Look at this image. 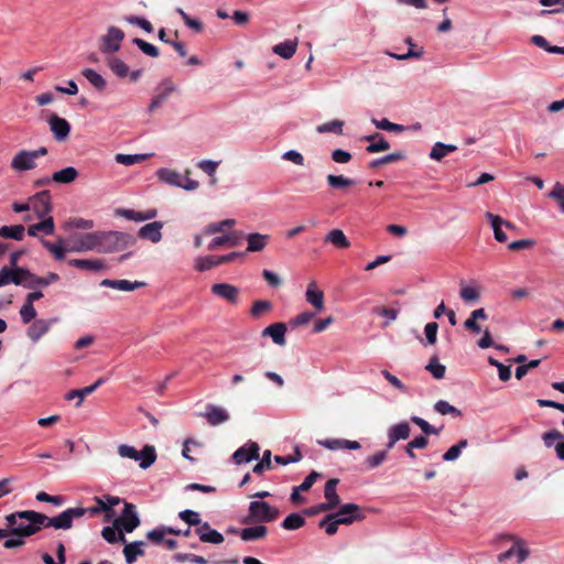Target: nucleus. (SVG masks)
I'll use <instances>...</instances> for the list:
<instances>
[{
    "label": "nucleus",
    "instance_id": "ea45409f",
    "mask_svg": "<svg viewBox=\"0 0 564 564\" xmlns=\"http://www.w3.org/2000/svg\"><path fill=\"white\" fill-rule=\"evenodd\" d=\"M101 536L110 544H115L118 542L126 543V536L120 528L113 527H105L101 531Z\"/></svg>",
    "mask_w": 564,
    "mask_h": 564
},
{
    "label": "nucleus",
    "instance_id": "b1692460",
    "mask_svg": "<svg viewBox=\"0 0 564 564\" xmlns=\"http://www.w3.org/2000/svg\"><path fill=\"white\" fill-rule=\"evenodd\" d=\"M286 326L283 323H274L265 327L262 336L271 337L274 344L279 346L285 345Z\"/></svg>",
    "mask_w": 564,
    "mask_h": 564
},
{
    "label": "nucleus",
    "instance_id": "e433bc0d",
    "mask_svg": "<svg viewBox=\"0 0 564 564\" xmlns=\"http://www.w3.org/2000/svg\"><path fill=\"white\" fill-rule=\"evenodd\" d=\"M152 154L150 153H140V154H123L118 153L115 155V161L118 164H122L126 166H131L138 163H141L145 161L148 158H150Z\"/></svg>",
    "mask_w": 564,
    "mask_h": 564
},
{
    "label": "nucleus",
    "instance_id": "4d7b16f0",
    "mask_svg": "<svg viewBox=\"0 0 564 564\" xmlns=\"http://www.w3.org/2000/svg\"><path fill=\"white\" fill-rule=\"evenodd\" d=\"M175 11L180 14L187 28L197 33L203 31V23L199 20L191 18L182 8H176Z\"/></svg>",
    "mask_w": 564,
    "mask_h": 564
},
{
    "label": "nucleus",
    "instance_id": "c85d7f7f",
    "mask_svg": "<svg viewBox=\"0 0 564 564\" xmlns=\"http://www.w3.org/2000/svg\"><path fill=\"white\" fill-rule=\"evenodd\" d=\"M242 541H256L261 540L268 534L267 527L259 524L254 527L243 528L239 532Z\"/></svg>",
    "mask_w": 564,
    "mask_h": 564
},
{
    "label": "nucleus",
    "instance_id": "f03ea898",
    "mask_svg": "<svg viewBox=\"0 0 564 564\" xmlns=\"http://www.w3.org/2000/svg\"><path fill=\"white\" fill-rule=\"evenodd\" d=\"M11 533L24 538L40 532L42 528L41 512L34 510L15 511L4 517Z\"/></svg>",
    "mask_w": 564,
    "mask_h": 564
},
{
    "label": "nucleus",
    "instance_id": "2eb2a0df",
    "mask_svg": "<svg viewBox=\"0 0 564 564\" xmlns=\"http://www.w3.org/2000/svg\"><path fill=\"white\" fill-rule=\"evenodd\" d=\"M158 94L151 99L149 105V112L155 111L161 105L169 98V96L175 90V85L171 79H164L158 86Z\"/></svg>",
    "mask_w": 564,
    "mask_h": 564
},
{
    "label": "nucleus",
    "instance_id": "c9c22d12",
    "mask_svg": "<svg viewBox=\"0 0 564 564\" xmlns=\"http://www.w3.org/2000/svg\"><path fill=\"white\" fill-rule=\"evenodd\" d=\"M486 218L489 220L492 227L496 240L499 242L507 241V235L502 230L503 219L500 216L494 215L492 213L489 212L486 213Z\"/></svg>",
    "mask_w": 564,
    "mask_h": 564
},
{
    "label": "nucleus",
    "instance_id": "37998d69",
    "mask_svg": "<svg viewBox=\"0 0 564 564\" xmlns=\"http://www.w3.org/2000/svg\"><path fill=\"white\" fill-rule=\"evenodd\" d=\"M24 231L23 225L3 226L0 228V237L21 241L24 238Z\"/></svg>",
    "mask_w": 564,
    "mask_h": 564
},
{
    "label": "nucleus",
    "instance_id": "39448f33",
    "mask_svg": "<svg viewBox=\"0 0 564 564\" xmlns=\"http://www.w3.org/2000/svg\"><path fill=\"white\" fill-rule=\"evenodd\" d=\"M84 517L82 507L68 508L55 517H47L41 513L42 528H54L55 530H69L75 519Z\"/></svg>",
    "mask_w": 564,
    "mask_h": 564
},
{
    "label": "nucleus",
    "instance_id": "f257e3e1",
    "mask_svg": "<svg viewBox=\"0 0 564 564\" xmlns=\"http://www.w3.org/2000/svg\"><path fill=\"white\" fill-rule=\"evenodd\" d=\"M134 242L135 239L130 234L116 230L74 234L68 240L58 237L55 243L41 239L42 246L57 261L64 260L67 252L113 253L131 247Z\"/></svg>",
    "mask_w": 564,
    "mask_h": 564
},
{
    "label": "nucleus",
    "instance_id": "a19ab883",
    "mask_svg": "<svg viewBox=\"0 0 564 564\" xmlns=\"http://www.w3.org/2000/svg\"><path fill=\"white\" fill-rule=\"evenodd\" d=\"M456 150H457V147L454 144H445L443 142H436L430 152V158L435 161H441L447 154H449Z\"/></svg>",
    "mask_w": 564,
    "mask_h": 564
},
{
    "label": "nucleus",
    "instance_id": "680f3d73",
    "mask_svg": "<svg viewBox=\"0 0 564 564\" xmlns=\"http://www.w3.org/2000/svg\"><path fill=\"white\" fill-rule=\"evenodd\" d=\"M93 392H94V388L88 386L83 389H76V390L69 391L66 394V399L73 400V399L77 398L78 400H77L76 406H80L84 401V398L91 394Z\"/></svg>",
    "mask_w": 564,
    "mask_h": 564
},
{
    "label": "nucleus",
    "instance_id": "423d86ee",
    "mask_svg": "<svg viewBox=\"0 0 564 564\" xmlns=\"http://www.w3.org/2000/svg\"><path fill=\"white\" fill-rule=\"evenodd\" d=\"M118 454L123 458H130L139 462L142 469L149 468L156 460V452L154 446L145 445L142 451L127 444L119 445Z\"/></svg>",
    "mask_w": 564,
    "mask_h": 564
},
{
    "label": "nucleus",
    "instance_id": "bb28decb",
    "mask_svg": "<svg viewBox=\"0 0 564 564\" xmlns=\"http://www.w3.org/2000/svg\"><path fill=\"white\" fill-rule=\"evenodd\" d=\"M326 243L333 245L337 249H347L350 241L341 229H332L324 238Z\"/></svg>",
    "mask_w": 564,
    "mask_h": 564
},
{
    "label": "nucleus",
    "instance_id": "f8f14e48",
    "mask_svg": "<svg viewBox=\"0 0 564 564\" xmlns=\"http://www.w3.org/2000/svg\"><path fill=\"white\" fill-rule=\"evenodd\" d=\"M260 447L256 442L249 441L232 454V460L237 465L259 459Z\"/></svg>",
    "mask_w": 564,
    "mask_h": 564
},
{
    "label": "nucleus",
    "instance_id": "49530a36",
    "mask_svg": "<svg viewBox=\"0 0 564 564\" xmlns=\"http://www.w3.org/2000/svg\"><path fill=\"white\" fill-rule=\"evenodd\" d=\"M344 121L335 119L316 127L318 133H335L337 135L343 134Z\"/></svg>",
    "mask_w": 564,
    "mask_h": 564
},
{
    "label": "nucleus",
    "instance_id": "dca6fc26",
    "mask_svg": "<svg viewBox=\"0 0 564 564\" xmlns=\"http://www.w3.org/2000/svg\"><path fill=\"white\" fill-rule=\"evenodd\" d=\"M56 322V318L51 319H35L28 328L26 335L33 341L37 343L52 327V325Z\"/></svg>",
    "mask_w": 564,
    "mask_h": 564
},
{
    "label": "nucleus",
    "instance_id": "6ab92c4d",
    "mask_svg": "<svg viewBox=\"0 0 564 564\" xmlns=\"http://www.w3.org/2000/svg\"><path fill=\"white\" fill-rule=\"evenodd\" d=\"M305 300L310 303L316 312H323L325 310L324 293L317 288L315 281H311L305 292Z\"/></svg>",
    "mask_w": 564,
    "mask_h": 564
},
{
    "label": "nucleus",
    "instance_id": "0e129e2a",
    "mask_svg": "<svg viewBox=\"0 0 564 564\" xmlns=\"http://www.w3.org/2000/svg\"><path fill=\"white\" fill-rule=\"evenodd\" d=\"M426 370H429L435 379H443L445 376V366L440 364L437 358L434 357L430 360L426 366Z\"/></svg>",
    "mask_w": 564,
    "mask_h": 564
},
{
    "label": "nucleus",
    "instance_id": "7ed1b4c3",
    "mask_svg": "<svg viewBox=\"0 0 564 564\" xmlns=\"http://www.w3.org/2000/svg\"><path fill=\"white\" fill-rule=\"evenodd\" d=\"M155 175L159 182L187 192L196 191L199 187V183L197 181L188 177L189 171H186L185 175H182L175 170L161 167L155 172Z\"/></svg>",
    "mask_w": 564,
    "mask_h": 564
},
{
    "label": "nucleus",
    "instance_id": "473e14b6",
    "mask_svg": "<svg viewBox=\"0 0 564 564\" xmlns=\"http://www.w3.org/2000/svg\"><path fill=\"white\" fill-rule=\"evenodd\" d=\"M77 176L78 171L73 166H67L65 169L54 172L52 175V182L58 184H70L77 178Z\"/></svg>",
    "mask_w": 564,
    "mask_h": 564
},
{
    "label": "nucleus",
    "instance_id": "c03bdc74",
    "mask_svg": "<svg viewBox=\"0 0 564 564\" xmlns=\"http://www.w3.org/2000/svg\"><path fill=\"white\" fill-rule=\"evenodd\" d=\"M236 225L235 219H224L221 221L210 223L204 227L203 234L210 236L217 232L224 231L226 228H230Z\"/></svg>",
    "mask_w": 564,
    "mask_h": 564
},
{
    "label": "nucleus",
    "instance_id": "7c9ffc66",
    "mask_svg": "<svg viewBox=\"0 0 564 564\" xmlns=\"http://www.w3.org/2000/svg\"><path fill=\"white\" fill-rule=\"evenodd\" d=\"M296 47H297L296 39L295 40H286L282 43L274 45L272 51L274 54L281 56L282 58L289 59L295 54Z\"/></svg>",
    "mask_w": 564,
    "mask_h": 564
},
{
    "label": "nucleus",
    "instance_id": "338daca9",
    "mask_svg": "<svg viewBox=\"0 0 564 564\" xmlns=\"http://www.w3.org/2000/svg\"><path fill=\"white\" fill-rule=\"evenodd\" d=\"M563 438V434L557 430H550L542 435V440L546 447L555 446V444L561 442Z\"/></svg>",
    "mask_w": 564,
    "mask_h": 564
},
{
    "label": "nucleus",
    "instance_id": "9b49d317",
    "mask_svg": "<svg viewBox=\"0 0 564 564\" xmlns=\"http://www.w3.org/2000/svg\"><path fill=\"white\" fill-rule=\"evenodd\" d=\"M31 210L35 213L37 218L50 217L52 210L51 194L48 191H42L30 197Z\"/></svg>",
    "mask_w": 564,
    "mask_h": 564
},
{
    "label": "nucleus",
    "instance_id": "1a4fd4ad",
    "mask_svg": "<svg viewBox=\"0 0 564 564\" xmlns=\"http://www.w3.org/2000/svg\"><path fill=\"white\" fill-rule=\"evenodd\" d=\"M499 539L513 542L509 550L498 555L499 563H503L513 556H517L518 562L521 563L528 557L529 551L527 550L524 542L521 539L508 534L501 535Z\"/></svg>",
    "mask_w": 564,
    "mask_h": 564
},
{
    "label": "nucleus",
    "instance_id": "c756f323",
    "mask_svg": "<svg viewBox=\"0 0 564 564\" xmlns=\"http://www.w3.org/2000/svg\"><path fill=\"white\" fill-rule=\"evenodd\" d=\"M107 66L118 78H126L129 74V66L122 59L116 56L106 58Z\"/></svg>",
    "mask_w": 564,
    "mask_h": 564
},
{
    "label": "nucleus",
    "instance_id": "e2e57ef3",
    "mask_svg": "<svg viewBox=\"0 0 564 564\" xmlns=\"http://www.w3.org/2000/svg\"><path fill=\"white\" fill-rule=\"evenodd\" d=\"M174 560L178 563L191 562L193 564H208L207 560L200 555L192 553H176Z\"/></svg>",
    "mask_w": 564,
    "mask_h": 564
},
{
    "label": "nucleus",
    "instance_id": "4c0bfd02",
    "mask_svg": "<svg viewBox=\"0 0 564 564\" xmlns=\"http://www.w3.org/2000/svg\"><path fill=\"white\" fill-rule=\"evenodd\" d=\"M83 76L88 83L97 90H104L106 88V79L93 68H84L82 72Z\"/></svg>",
    "mask_w": 564,
    "mask_h": 564
},
{
    "label": "nucleus",
    "instance_id": "79ce46f5",
    "mask_svg": "<svg viewBox=\"0 0 564 564\" xmlns=\"http://www.w3.org/2000/svg\"><path fill=\"white\" fill-rule=\"evenodd\" d=\"M167 533L178 535L180 532L176 531V529H173L171 527H158V528L149 531L147 534V538L151 542L159 544V543L164 542V538Z\"/></svg>",
    "mask_w": 564,
    "mask_h": 564
},
{
    "label": "nucleus",
    "instance_id": "f704fd0d",
    "mask_svg": "<svg viewBox=\"0 0 564 564\" xmlns=\"http://www.w3.org/2000/svg\"><path fill=\"white\" fill-rule=\"evenodd\" d=\"M143 545L144 543L142 541H134L132 543L126 544L123 547V554L128 564L134 563L139 556L144 554L142 549Z\"/></svg>",
    "mask_w": 564,
    "mask_h": 564
},
{
    "label": "nucleus",
    "instance_id": "5701e85b",
    "mask_svg": "<svg viewBox=\"0 0 564 564\" xmlns=\"http://www.w3.org/2000/svg\"><path fill=\"white\" fill-rule=\"evenodd\" d=\"M162 221H152L142 226L139 229L138 235L142 239H148L153 243H158L162 239Z\"/></svg>",
    "mask_w": 564,
    "mask_h": 564
},
{
    "label": "nucleus",
    "instance_id": "69168bd1",
    "mask_svg": "<svg viewBox=\"0 0 564 564\" xmlns=\"http://www.w3.org/2000/svg\"><path fill=\"white\" fill-rule=\"evenodd\" d=\"M340 523L337 522V520L332 516V514H327L321 522H319V527L321 528H324L325 529V532L328 534V535H334L337 530H338V525Z\"/></svg>",
    "mask_w": 564,
    "mask_h": 564
},
{
    "label": "nucleus",
    "instance_id": "bf43d9fd",
    "mask_svg": "<svg viewBox=\"0 0 564 564\" xmlns=\"http://www.w3.org/2000/svg\"><path fill=\"white\" fill-rule=\"evenodd\" d=\"M95 226L94 221L91 219H85L80 217L70 218L66 224V229H84V230H90Z\"/></svg>",
    "mask_w": 564,
    "mask_h": 564
},
{
    "label": "nucleus",
    "instance_id": "aec40b11",
    "mask_svg": "<svg viewBox=\"0 0 564 564\" xmlns=\"http://www.w3.org/2000/svg\"><path fill=\"white\" fill-rule=\"evenodd\" d=\"M48 124L51 131L53 132L55 139L57 141L65 140L70 132V124L64 118L58 117L57 115H52L48 119Z\"/></svg>",
    "mask_w": 564,
    "mask_h": 564
},
{
    "label": "nucleus",
    "instance_id": "58836bf2",
    "mask_svg": "<svg viewBox=\"0 0 564 564\" xmlns=\"http://www.w3.org/2000/svg\"><path fill=\"white\" fill-rule=\"evenodd\" d=\"M411 427L405 421L394 424L388 429V435H391L393 440L398 442L401 440H408L410 437Z\"/></svg>",
    "mask_w": 564,
    "mask_h": 564
},
{
    "label": "nucleus",
    "instance_id": "8fccbe9b",
    "mask_svg": "<svg viewBox=\"0 0 564 564\" xmlns=\"http://www.w3.org/2000/svg\"><path fill=\"white\" fill-rule=\"evenodd\" d=\"M305 524V519L300 513L289 514L282 522V528L285 530H297Z\"/></svg>",
    "mask_w": 564,
    "mask_h": 564
},
{
    "label": "nucleus",
    "instance_id": "9d476101",
    "mask_svg": "<svg viewBox=\"0 0 564 564\" xmlns=\"http://www.w3.org/2000/svg\"><path fill=\"white\" fill-rule=\"evenodd\" d=\"M340 524H351L361 521L365 514L361 508L356 503H345L335 513H330Z\"/></svg>",
    "mask_w": 564,
    "mask_h": 564
},
{
    "label": "nucleus",
    "instance_id": "6e6d98bb",
    "mask_svg": "<svg viewBox=\"0 0 564 564\" xmlns=\"http://www.w3.org/2000/svg\"><path fill=\"white\" fill-rule=\"evenodd\" d=\"M124 21L128 22L131 25H137L144 30L147 33L153 32V25L150 21H148L145 18L138 17V15H126Z\"/></svg>",
    "mask_w": 564,
    "mask_h": 564
},
{
    "label": "nucleus",
    "instance_id": "052dcab7",
    "mask_svg": "<svg viewBox=\"0 0 564 564\" xmlns=\"http://www.w3.org/2000/svg\"><path fill=\"white\" fill-rule=\"evenodd\" d=\"M388 456V451H379L371 456H368L365 460L368 469H375L379 467Z\"/></svg>",
    "mask_w": 564,
    "mask_h": 564
},
{
    "label": "nucleus",
    "instance_id": "a211bd4d",
    "mask_svg": "<svg viewBox=\"0 0 564 564\" xmlns=\"http://www.w3.org/2000/svg\"><path fill=\"white\" fill-rule=\"evenodd\" d=\"M212 293L219 296L231 304H236L239 299L240 290L228 283H216L212 285Z\"/></svg>",
    "mask_w": 564,
    "mask_h": 564
},
{
    "label": "nucleus",
    "instance_id": "5fc2aeb1",
    "mask_svg": "<svg viewBox=\"0 0 564 564\" xmlns=\"http://www.w3.org/2000/svg\"><path fill=\"white\" fill-rule=\"evenodd\" d=\"M434 410L438 413V414H442V415H447V414H452L454 416H460L462 415V412L460 410H458L457 408H455L454 405L449 404L447 401L445 400H440L437 401L435 404H434Z\"/></svg>",
    "mask_w": 564,
    "mask_h": 564
},
{
    "label": "nucleus",
    "instance_id": "cd10ccee",
    "mask_svg": "<svg viewBox=\"0 0 564 564\" xmlns=\"http://www.w3.org/2000/svg\"><path fill=\"white\" fill-rule=\"evenodd\" d=\"M55 224L53 217L42 218V221L31 225L28 228V235L31 237H37V232L42 231L46 236L54 234Z\"/></svg>",
    "mask_w": 564,
    "mask_h": 564
},
{
    "label": "nucleus",
    "instance_id": "20e7f679",
    "mask_svg": "<svg viewBox=\"0 0 564 564\" xmlns=\"http://www.w3.org/2000/svg\"><path fill=\"white\" fill-rule=\"evenodd\" d=\"M280 514L278 508L262 500H254L249 503L248 514L245 523H265L274 521Z\"/></svg>",
    "mask_w": 564,
    "mask_h": 564
},
{
    "label": "nucleus",
    "instance_id": "774afa93",
    "mask_svg": "<svg viewBox=\"0 0 564 564\" xmlns=\"http://www.w3.org/2000/svg\"><path fill=\"white\" fill-rule=\"evenodd\" d=\"M390 149V143L380 134L379 138L375 141L369 143V145L366 148V151L368 153H378L382 151H387Z\"/></svg>",
    "mask_w": 564,
    "mask_h": 564
},
{
    "label": "nucleus",
    "instance_id": "393cba45",
    "mask_svg": "<svg viewBox=\"0 0 564 564\" xmlns=\"http://www.w3.org/2000/svg\"><path fill=\"white\" fill-rule=\"evenodd\" d=\"M144 284H145L144 282H139V281L131 282L129 280H110V279H105L100 282L101 286L111 288V289H116V290L123 291V292L134 291V290L143 286Z\"/></svg>",
    "mask_w": 564,
    "mask_h": 564
},
{
    "label": "nucleus",
    "instance_id": "412c9836",
    "mask_svg": "<svg viewBox=\"0 0 564 564\" xmlns=\"http://www.w3.org/2000/svg\"><path fill=\"white\" fill-rule=\"evenodd\" d=\"M338 485V479L332 478L325 485L324 496L326 498V502L319 503V509H335L340 505V498L336 492V487Z\"/></svg>",
    "mask_w": 564,
    "mask_h": 564
},
{
    "label": "nucleus",
    "instance_id": "13d9d810",
    "mask_svg": "<svg viewBox=\"0 0 564 564\" xmlns=\"http://www.w3.org/2000/svg\"><path fill=\"white\" fill-rule=\"evenodd\" d=\"M219 165V162L213 160H202L197 163V167L205 172L208 176L213 177L212 184L216 183L215 173Z\"/></svg>",
    "mask_w": 564,
    "mask_h": 564
},
{
    "label": "nucleus",
    "instance_id": "4be33fe9",
    "mask_svg": "<svg viewBox=\"0 0 564 564\" xmlns=\"http://www.w3.org/2000/svg\"><path fill=\"white\" fill-rule=\"evenodd\" d=\"M247 252H260L269 245L271 236L260 232H251L246 236Z\"/></svg>",
    "mask_w": 564,
    "mask_h": 564
},
{
    "label": "nucleus",
    "instance_id": "de8ad7c7",
    "mask_svg": "<svg viewBox=\"0 0 564 564\" xmlns=\"http://www.w3.org/2000/svg\"><path fill=\"white\" fill-rule=\"evenodd\" d=\"M19 280V268L9 269L8 267H3L0 270V288L7 284L13 283L18 285Z\"/></svg>",
    "mask_w": 564,
    "mask_h": 564
},
{
    "label": "nucleus",
    "instance_id": "0eeeda50",
    "mask_svg": "<svg viewBox=\"0 0 564 564\" xmlns=\"http://www.w3.org/2000/svg\"><path fill=\"white\" fill-rule=\"evenodd\" d=\"M124 39V33L117 26H109L107 32L99 39V51L102 54H110L113 56L121 47V43Z\"/></svg>",
    "mask_w": 564,
    "mask_h": 564
},
{
    "label": "nucleus",
    "instance_id": "2f4dec72",
    "mask_svg": "<svg viewBox=\"0 0 564 564\" xmlns=\"http://www.w3.org/2000/svg\"><path fill=\"white\" fill-rule=\"evenodd\" d=\"M40 276L30 272L28 269L19 268V280L18 285H22L25 289L35 290L40 288Z\"/></svg>",
    "mask_w": 564,
    "mask_h": 564
},
{
    "label": "nucleus",
    "instance_id": "72a5a7b5",
    "mask_svg": "<svg viewBox=\"0 0 564 564\" xmlns=\"http://www.w3.org/2000/svg\"><path fill=\"white\" fill-rule=\"evenodd\" d=\"M239 245V237L236 236L235 232L224 235L220 237H215L207 246L208 250H216L220 247H236Z\"/></svg>",
    "mask_w": 564,
    "mask_h": 564
},
{
    "label": "nucleus",
    "instance_id": "09e8293b",
    "mask_svg": "<svg viewBox=\"0 0 564 564\" xmlns=\"http://www.w3.org/2000/svg\"><path fill=\"white\" fill-rule=\"evenodd\" d=\"M217 265V258L215 256L197 257L194 261V268L199 272L208 271Z\"/></svg>",
    "mask_w": 564,
    "mask_h": 564
},
{
    "label": "nucleus",
    "instance_id": "ddd939ff",
    "mask_svg": "<svg viewBox=\"0 0 564 564\" xmlns=\"http://www.w3.org/2000/svg\"><path fill=\"white\" fill-rule=\"evenodd\" d=\"M197 416L206 419L212 426L220 425L230 417L226 409L215 404H207L205 412L198 413Z\"/></svg>",
    "mask_w": 564,
    "mask_h": 564
},
{
    "label": "nucleus",
    "instance_id": "a18cd8bd",
    "mask_svg": "<svg viewBox=\"0 0 564 564\" xmlns=\"http://www.w3.org/2000/svg\"><path fill=\"white\" fill-rule=\"evenodd\" d=\"M327 184L330 188L341 189L355 184V181L343 175L328 174L326 176Z\"/></svg>",
    "mask_w": 564,
    "mask_h": 564
},
{
    "label": "nucleus",
    "instance_id": "3c124183",
    "mask_svg": "<svg viewBox=\"0 0 564 564\" xmlns=\"http://www.w3.org/2000/svg\"><path fill=\"white\" fill-rule=\"evenodd\" d=\"M468 445L467 440H460L457 444L449 447L443 455V459L445 462H454L456 460L464 448H466Z\"/></svg>",
    "mask_w": 564,
    "mask_h": 564
},
{
    "label": "nucleus",
    "instance_id": "864d4df0",
    "mask_svg": "<svg viewBox=\"0 0 564 564\" xmlns=\"http://www.w3.org/2000/svg\"><path fill=\"white\" fill-rule=\"evenodd\" d=\"M132 43L137 45L143 54L148 56L158 57L160 55L159 48L156 46H154L151 43H148L142 39L134 37L132 40Z\"/></svg>",
    "mask_w": 564,
    "mask_h": 564
},
{
    "label": "nucleus",
    "instance_id": "f3484780",
    "mask_svg": "<svg viewBox=\"0 0 564 564\" xmlns=\"http://www.w3.org/2000/svg\"><path fill=\"white\" fill-rule=\"evenodd\" d=\"M115 215L119 216V217H123L128 220L141 223V221L154 219L158 216V210L155 208H150L145 212H135L133 209L117 208V209H115Z\"/></svg>",
    "mask_w": 564,
    "mask_h": 564
},
{
    "label": "nucleus",
    "instance_id": "a878e982",
    "mask_svg": "<svg viewBox=\"0 0 564 564\" xmlns=\"http://www.w3.org/2000/svg\"><path fill=\"white\" fill-rule=\"evenodd\" d=\"M68 264L80 270L94 272L102 271L106 268L101 259H72L68 261Z\"/></svg>",
    "mask_w": 564,
    "mask_h": 564
},
{
    "label": "nucleus",
    "instance_id": "603ef678",
    "mask_svg": "<svg viewBox=\"0 0 564 564\" xmlns=\"http://www.w3.org/2000/svg\"><path fill=\"white\" fill-rule=\"evenodd\" d=\"M459 295L464 302L471 303L479 300L480 292L477 286L462 284Z\"/></svg>",
    "mask_w": 564,
    "mask_h": 564
},
{
    "label": "nucleus",
    "instance_id": "6e6552de",
    "mask_svg": "<svg viewBox=\"0 0 564 564\" xmlns=\"http://www.w3.org/2000/svg\"><path fill=\"white\" fill-rule=\"evenodd\" d=\"M115 525L128 533L135 530L140 525V519L135 506L130 502H124L121 516L115 519Z\"/></svg>",
    "mask_w": 564,
    "mask_h": 564
},
{
    "label": "nucleus",
    "instance_id": "4468645a",
    "mask_svg": "<svg viewBox=\"0 0 564 564\" xmlns=\"http://www.w3.org/2000/svg\"><path fill=\"white\" fill-rule=\"evenodd\" d=\"M35 167L36 160L29 150H21L12 158L11 169L17 172H24Z\"/></svg>",
    "mask_w": 564,
    "mask_h": 564
}]
</instances>
